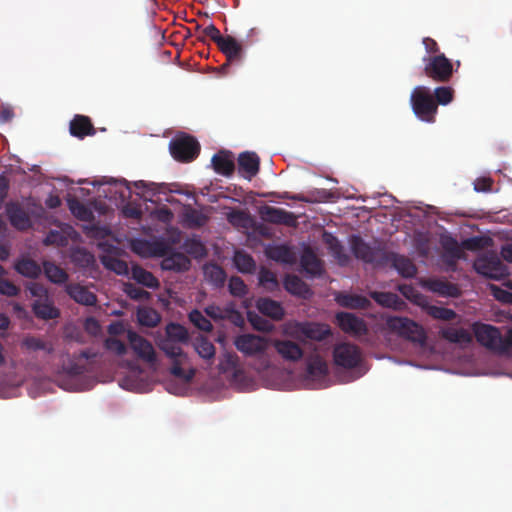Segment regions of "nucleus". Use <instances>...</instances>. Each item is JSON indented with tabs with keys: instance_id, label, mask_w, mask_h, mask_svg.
Wrapping results in <instances>:
<instances>
[{
	"instance_id": "a19ab883",
	"label": "nucleus",
	"mask_w": 512,
	"mask_h": 512,
	"mask_svg": "<svg viewBox=\"0 0 512 512\" xmlns=\"http://www.w3.org/2000/svg\"><path fill=\"white\" fill-rule=\"evenodd\" d=\"M429 289L441 296L449 297H456L460 292L457 285L443 280H431L429 282Z\"/></svg>"
},
{
	"instance_id": "e433bc0d",
	"label": "nucleus",
	"mask_w": 512,
	"mask_h": 512,
	"mask_svg": "<svg viewBox=\"0 0 512 512\" xmlns=\"http://www.w3.org/2000/svg\"><path fill=\"white\" fill-rule=\"evenodd\" d=\"M307 374L313 379L324 378L328 374L326 361L319 355L311 356L307 362Z\"/></svg>"
},
{
	"instance_id": "603ef678",
	"label": "nucleus",
	"mask_w": 512,
	"mask_h": 512,
	"mask_svg": "<svg viewBox=\"0 0 512 512\" xmlns=\"http://www.w3.org/2000/svg\"><path fill=\"white\" fill-rule=\"evenodd\" d=\"M189 321L199 330L210 332L213 325L210 320L198 309H193L188 315Z\"/></svg>"
},
{
	"instance_id": "49530a36",
	"label": "nucleus",
	"mask_w": 512,
	"mask_h": 512,
	"mask_svg": "<svg viewBox=\"0 0 512 512\" xmlns=\"http://www.w3.org/2000/svg\"><path fill=\"white\" fill-rule=\"evenodd\" d=\"M137 318L141 325L146 327H155L160 322L159 313L153 308H140L137 311Z\"/></svg>"
},
{
	"instance_id": "423d86ee",
	"label": "nucleus",
	"mask_w": 512,
	"mask_h": 512,
	"mask_svg": "<svg viewBox=\"0 0 512 512\" xmlns=\"http://www.w3.org/2000/svg\"><path fill=\"white\" fill-rule=\"evenodd\" d=\"M353 255L365 263L372 264L375 268H382L386 259L387 250L380 245L371 246L360 236L353 235L350 239Z\"/></svg>"
},
{
	"instance_id": "9b49d317",
	"label": "nucleus",
	"mask_w": 512,
	"mask_h": 512,
	"mask_svg": "<svg viewBox=\"0 0 512 512\" xmlns=\"http://www.w3.org/2000/svg\"><path fill=\"white\" fill-rule=\"evenodd\" d=\"M127 340L131 349L134 351L138 358L148 363L149 365L156 364V352L150 341L132 330L127 332Z\"/></svg>"
},
{
	"instance_id": "37998d69",
	"label": "nucleus",
	"mask_w": 512,
	"mask_h": 512,
	"mask_svg": "<svg viewBox=\"0 0 512 512\" xmlns=\"http://www.w3.org/2000/svg\"><path fill=\"white\" fill-rule=\"evenodd\" d=\"M442 247L447 256V263L449 265H454L458 259H461L463 256V251L459 246L458 242L452 238L448 237L442 241Z\"/></svg>"
},
{
	"instance_id": "7c9ffc66",
	"label": "nucleus",
	"mask_w": 512,
	"mask_h": 512,
	"mask_svg": "<svg viewBox=\"0 0 512 512\" xmlns=\"http://www.w3.org/2000/svg\"><path fill=\"white\" fill-rule=\"evenodd\" d=\"M67 203L69 210L73 214L74 217L81 221H87L91 222L94 219V213L92 209L81 203L79 200H77L74 196L75 194H67Z\"/></svg>"
},
{
	"instance_id": "338daca9",
	"label": "nucleus",
	"mask_w": 512,
	"mask_h": 512,
	"mask_svg": "<svg viewBox=\"0 0 512 512\" xmlns=\"http://www.w3.org/2000/svg\"><path fill=\"white\" fill-rule=\"evenodd\" d=\"M225 320L230 321L232 324L238 327H242L245 323L244 317L241 312L234 309L232 305L226 307Z\"/></svg>"
},
{
	"instance_id": "9d476101",
	"label": "nucleus",
	"mask_w": 512,
	"mask_h": 512,
	"mask_svg": "<svg viewBox=\"0 0 512 512\" xmlns=\"http://www.w3.org/2000/svg\"><path fill=\"white\" fill-rule=\"evenodd\" d=\"M130 249L135 254L144 258L159 257L167 254L169 244L163 239L150 241L136 238L130 241Z\"/></svg>"
},
{
	"instance_id": "aec40b11",
	"label": "nucleus",
	"mask_w": 512,
	"mask_h": 512,
	"mask_svg": "<svg viewBox=\"0 0 512 512\" xmlns=\"http://www.w3.org/2000/svg\"><path fill=\"white\" fill-rule=\"evenodd\" d=\"M211 165L216 173L223 176H231L236 170L234 154L225 149L213 155Z\"/></svg>"
},
{
	"instance_id": "5701e85b",
	"label": "nucleus",
	"mask_w": 512,
	"mask_h": 512,
	"mask_svg": "<svg viewBox=\"0 0 512 512\" xmlns=\"http://www.w3.org/2000/svg\"><path fill=\"white\" fill-rule=\"evenodd\" d=\"M261 215L264 221L274 224H284L286 226H295L296 217L293 213L287 212L283 209L265 206L261 210Z\"/></svg>"
},
{
	"instance_id": "774afa93",
	"label": "nucleus",
	"mask_w": 512,
	"mask_h": 512,
	"mask_svg": "<svg viewBox=\"0 0 512 512\" xmlns=\"http://www.w3.org/2000/svg\"><path fill=\"white\" fill-rule=\"evenodd\" d=\"M203 34L206 37H209L213 42L219 46L221 42H223V39L225 36H222L220 31L217 29V27L214 24H210L207 27L203 29Z\"/></svg>"
},
{
	"instance_id": "58836bf2",
	"label": "nucleus",
	"mask_w": 512,
	"mask_h": 512,
	"mask_svg": "<svg viewBox=\"0 0 512 512\" xmlns=\"http://www.w3.org/2000/svg\"><path fill=\"white\" fill-rule=\"evenodd\" d=\"M301 332L305 337L317 341L324 340L330 335L329 328L319 323H304Z\"/></svg>"
},
{
	"instance_id": "f3484780",
	"label": "nucleus",
	"mask_w": 512,
	"mask_h": 512,
	"mask_svg": "<svg viewBox=\"0 0 512 512\" xmlns=\"http://www.w3.org/2000/svg\"><path fill=\"white\" fill-rule=\"evenodd\" d=\"M161 268L165 271L181 273L188 271L191 267V260L182 252H177L169 246L167 254L161 256Z\"/></svg>"
},
{
	"instance_id": "69168bd1",
	"label": "nucleus",
	"mask_w": 512,
	"mask_h": 512,
	"mask_svg": "<svg viewBox=\"0 0 512 512\" xmlns=\"http://www.w3.org/2000/svg\"><path fill=\"white\" fill-rule=\"evenodd\" d=\"M20 293V288L13 282L3 277H0V294L15 297Z\"/></svg>"
},
{
	"instance_id": "09e8293b",
	"label": "nucleus",
	"mask_w": 512,
	"mask_h": 512,
	"mask_svg": "<svg viewBox=\"0 0 512 512\" xmlns=\"http://www.w3.org/2000/svg\"><path fill=\"white\" fill-rule=\"evenodd\" d=\"M72 261L83 268H90L95 264V257L84 248H77L72 252Z\"/></svg>"
},
{
	"instance_id": "0e129e2a",
	"label": "nucleus",
	"mask_w": 512,
	"mask_h": 512,
	"mask_svg": "<svg viewBox=\"0 0 512 512\" xmlns=\"http://www.w3.org/2000/svg\"><path fill=\"white\" fill-rule=\"evenodd\" d=\"M26 291H28L32 297H37V300H47L48 291L43 284L30 282L26 285Z\"/></svg>"
},
{
	"instance_id": "dca6fc26",
	"label": "nucleus",
	"mask_w": 512,
	"mask_h": 512,
	"mask_svg": "<svg viewBox=\"0 0 512 512\" xmlns=\"http://www.w3.org/2000/svg\"><path fill=\"white\" fill-rule=\"evenodd\" d=\"M336 322L342 331L353 336H361L367 333L365 321L349 312H338Z\"/></svg>"
},
{
	"instance_id": "4d7b16f0",
	"label": "nucleus",
	"mask_w": 512,
	"mask_h": 512,
	"mask_svg": "<svg viewBox=\"0 0 512 512\" xmlns=\"http://www.w3.org/2000/svg\"><path fill=\"white\" fill-rule=\"evenodd\" d=\"M69 238L64 231L51 230L43 240L45 246L55 245L58 247H64L68 245Z\"/></svg>"
},
{
	"instance_id": "13d9d810",
	"label": "nucleus",
	"mask_w": 512,
	"mask_h": 512,
	"mask_svg": "<svg viewBox=\"0 0 512 512\" xmlns=\"http://www.w3.org/2000/svg\"><path fill=\"white\" fill-rule=\"evenodd\" d=\"M491 239L488 237L475 236L462 242L463 248L469 251H478L489 246Z\"/></svg>"
},
{
	"instance_id": "2f4dec72",
	"label": "nucleus",
	"mask_w": 512,
	"mask_h": 512,
	"mask_svg": "<svg viewBox=\"0 0 512 512\" xmlns=\"http://www.w3.org/2000/svg\"><path fill=\"white\" fill-rule=\"evenodd\" d=\"M257 309L263 315L274 320H281L284 316V309L281 304L270 298H260L257 301Z\"/></svg>"
},
{
	"instance_id": "0eeeda50",
	"label": "nucleus",
	"mask_w": 512,
	"mask_h": 512,
	"mask_svg": "<svg viewBox=\"0 0 512 512\" xmlns=\"http://www.w3.org/2000/svg\"><path fill=\"white\" fill-rule=\"evenodd\" d=\"M169 151L175 160L188 163L198 157L200 144L193 136L182 133L170 141Z\"/></svg>"
},
{
	"instance_id": "3c124183",
	"label": "nucleus",
	"mask_w": 512,
	"mask_h": 512,
	"mask_svg": "<svg viewBox=\"0 0 512 512\" xmlns=\"http://www.w3.org/2000/svg\"><path fill=\"white\" fill-rule=\"evenodd\" d=\"M22 347L30 351L45 350L48 354H51L54 351L52 344L35 336H28L24 338L22 341Z\"/></svg>"
},
{
	"instance_id": "c9c22d12",
	"label": "nucleus",
	"mask_w": 512,
	"mask_h": 512,
	"mask_svg": "<svg viewBox=\"0 0 512 512\" xmlns=\"http://www.w3.org/2000/svg\"><path fill=\"white\" fill-rule=\"evenodd\" d=\"M371 298L379 305L387 308L400 309L404 304L403 300L392 292H371Z\"/></svg>"
},
{
	"instance_id": "6e6552de",
	"label": "nucleus",
	"mask_w": 512,
	"mask_h": 512,
	"mask_svg": "<svg viewBox=\"0 0 512 512\" xmlns=\"http://www.w3.org/2000/svg\"><path fill=\"white\" fill-rule=\"evenodd\" d=\"M424 74L435 82L445 83L453 76V64L443 53L423 58Z\"/></svg>"
},
{
	"instance_id": "39448f33",
	"label": "nucleus",
	"mask_w": 512,
	"mask_h": 512,
	"mask_svg": "<svg viewBox=\"0 0 512 512\" xmlns=\"http://www.w3.org/2000/svg\"><path fill=\"white\" fill-rule=\"evenodd\" d=\"M389 330L411 342L423 345L426 342V332L421 325L407 317H389L386 321Z\"/></svg>"
},
{
	"instance_id": "6ab92c4d",
	"label": "nucleus",
	"mask_w": 512,
	"mask_h": 512,
	"mask_svg": "<svg viewBox=\"0 0 512 512\" xmlns=\"http://www.w3.org/2000/svg\"><path fill=\"white\" fill-rule=\"evenodd\" d=\"M245 45L246 43L244 40H237L231 35H226L218 48L226 56L228 65L232 62L239 63L242 61ZM224 66H226V64H224Z\"/></svg>"
},
{
	"instance_id": "4be33fe9",
	"label": "nucleus",
	"mask_w": 512,
	"mask_h": 512,
	"mask_svg": "<svg viewBox=\"0 0 512 512\" xmlns=\"http://www.w3.org/2000/svg\"><path fill=\"white\" fill-rule=\"evenodd\" d=\"M266 256L281 264L293 265L297 261V255L292 247L286 244L272 245L266 248Z\"/></svg>"
},
{
	"instance_id": "6e6d98bb",
	"label": "nucleus",
	"mask_w": 512,
	"mask_h": 512,
	"mask_svg": "<svg viewBox=\"0 0 512 512\" xmlns=\"http://www.w3.org/2000/svg\"><path fill=\"white\" fill-rule=\"evenodd\" d=\"M83 231L87 237L103 241L111 235V230L107 226L90 223L83 227Z\"/></svg>"
},
{
	"instance_id": "f257e3e1",
	"label": "nucleus",
	"mask_w": 512,
	"mask_h": 512,
	"mask_svg": "<svg viewBox=\"0 0 512 512\" xmlns=\"http://www.w3.org/2000/svg\"><path fill=\"white\" fill-rule=\"evenodd\" d=\"M89 183L93 187L98 188V190L107 185L108 190H103L102 192H124L127 190L128 192H132V190H141V192H195L193 186L188 184H180V183H166V182H153V181H127L124 178H113L103 176L99 179H95L92 181L88 180H79L78 184Z\"/></svg>"
},
{
	"instance_id": "7ed1b4c3",
	"label": "nucleus",
	"mask_w": 512,
	"mask_h": 512,
	"mask_svg": "<svg viewBox=\"0 0 512 512\" xmlns=\"http://www.w3.org/2000/svg\"><path fill=\"white\" fill-rule=\"evenodd\" d=\"M410 104L415 116L423 122L434 123L438 113L437 103L426 86L415 87L410 95Z\"/></svg>"
},
{
	"instance_id": "de8ad7c7",
	"label": "nucleus",
	"mask_w": 512,
	"mask_h": 512,
	"mask_svg": "<svg viewBox=\"0 0 512 512\" xmlns=\"http://www.w3.org/2000/svg\"><path fill=\"white\" fill-rule=\"evenodd\" d=\"M259 284L267 291L273 292L279 288L276 274L271 270L262 267L258 274Z\"/></svg>"
},
{
	"instance_id": "1a4fd4ad",
	"label": "nucleus",
	"mask_w": 512,
	"mask_h": 512,
	"mask_svg": "<svg viewBox=\"0 0 512 512\" xmlns=\"http://www.w3.org/2000/svg\"><path fill=\"white\" fill-rule=\"evenodd\" d=\"M476 270L492 279H500L507 274V268L494 252H487L475 261Z\"/></svg>"
},
{
	"instance_id": "20e7f679",
	"label": "nucleus",
	"mask_w": 512,
	"mask_h": 512,
	"mask_svg": "<svg viewBox=\"0 0 512 512\" xmlns=\"http://www.w3.org/2000/svg\"><path fill=\"white\" fill-rule=\"evenodd\" d=\"M179 344V342L164 338L160 341L159 348L172 360L170 373L188 382L193 379L195 371L191 369L187 372L182 368V365L187 360V354L184 353Z\"/></svg>"
},
{
	"instance_id": "a211bd4d",
	"label": "nucleus",
	"mask_w": 512,
	"mask_h": 512,
	"mask_svg": "<svg viewBox=\"0 0 512 512\" xmlns=\"http://www.w3.org/2000/svg\"><path fill=\"white\" fill-rule=\"evenodd\" d=\"M6 214L10 224L18 231H27L32 227V220L19 203L6 204Z\"/></svg>"
},
{
	"instance_id": "8fccbe9b",
	"label": "nucleus",
	"mask_w": 512,
	"mask_h": 512,
	"mask_svg": "<svg viewBox=\"0 0 512 512\" xmlns=\"http://www.w3.org/2000/svg\"><path fill=\"white\" fill-rule=\"evenodd\" d=\"M182 248L185 253L193 256L194 258H200L206 255V248L204 244L197 238H188L183 244Z\"/></svg>"
},
{
	"instance_id": "052dcab7",
	"label": "nucleus",
	"mask_w": 512,
	"mask_h": 512,
	"mask_svg": "<svg viewBox=\"0 0 512 512\" xmlns=\"http://www.w3.org/2000/svg\"><path fill=\"white\" fill-rule=\"evenodd\" d=\"M229 292L236 297H243L247 294V286L238 276H232L228 284Z\"/></svg>"
},
{
	"instance_id": "f03ea898",
	"label": "nucleus",
	"mask_w": 512,
	"mask_h": 512,
	"mask_svg": "<svg viewBox=\"0 0 512 512\" xmlns=\"http://www.w3.org/2000/svg\"><path fill=\"white\" fill-rule=\"evenodd\" d=\"M471 329L477 342L490 350L507 353L512 348V328L505 336L501 335L498 327L481 322H474Z\"/></svg>"
},
{
	"instance_id": "bb28decb",
	"label": "nucleus",
	"mask_w": 512,
	"mask_h": 512,
	"mask_svg": "<svg viewBox=\"0 0 512 512\" xmlns=\"http://www.w3.org/2000/svg\"><path fill=\"white\" fill-rule=\"evenodd\" d=\"M13 267L18 274L30 279H36L42 273L41 265L29 257L17 259Z\"/></svg>"
},
{
	"instance_id": "72a5a7b5",
	"label": "nucleus",
	"mask_w": 512,
	"mask_h": 512,
	"mask_svg": "<svg viewBox=\"0 0 512 512\" xmlns=\"http://www.w3.org/2000/svg\"><path fill=\"white\" fill-rule=\"evenodd\" d=\"M42 270L47 279L55 284H63L68 280V273L52 261L45 260L42 263Z\"/></svg>"
},
{
	"instance_id": "5fc2aeb1",
	"label": "nucleus",
	"mask_w": 512,
	"mask_h": 512,
	"mask_svg": "<svg viewBox=\"0 0 512 512\" xmlns=\"http://www.w3.org/2000/svg\"><path fill=\"white\" fill-rule=\"evenodd\" d=\"M184 221L189 228H200L207 223L208 218L196 209H189L184 213Z\"/></svg>"
},
{
	"instance_id": "c03bdc74",
	"label": "nucleus",
	"mask_w": 512,
	"mask_h": 512,
	"mask_svg": "<svg viewBox=\"0 0 512 512\" xmlns=\"http://www.w3.org/2000/svg\"><path fill=\"white\" fill-rule=\"evenodd\" d=\"M284 288L293 295L303 296L309 292L307 284L296 275H287L284 279Z\"/></svg>"
},
{
	"instance_id": "393cba45",
	"label": "nucleus",
	"mask_w": 512,
	"mask_h": 512,
	"mask_svg": "<svg viewBox=\"0 0 512 512\" xmlns=\"http://www.w3.org/2000/svg\"><path fill=\"white\" fill-rule=\"evenodd\" d=\"M66 293L77 303L85 306H94L97 296L87 287L78 283H71L65 287Z\"/></svg>"
},
{
	"instance_id": "c85d7f7f",
	"label": "nucleus",
	"mask_w": 512,
	"mask_h": 512,
	"mask_svg": "<svg viewBox=\"0 0 512 512\" xmlns=\"http://www.w3.org/2000/svg\"><path fill=\"white\" fill-rule=\"evenodd\" d=\"M32 311L38 319L51 320L60 316V311L47 298L35 300L32 304Z\"/></svg>"
},
{
	"instance_id": "4468645a",
	"label": "nucleus",
	"mask_w": 512,
	"mask_h": 512,
	"mask_svg": "<svg viewBox=\"0 0 512 512\" xmlns=\"http://www.w3.org/2000/svg\"><path fill=\"white\" fill-rule=\"evenodd\" d=\"M237 173L251 181L260 171V157L254 151L241 152L237 157Z\"/></svg>"
},
{
	"instance_id": "e2e57ef3",
	"label": "nucleus",
	"mask_w": 512,
	"mask_h": 512,
	"mask_svg": "<svg viewBox=\"0 0 512 512\" xmlns=\"http://www.w3.org/2000/svg\"><path fill=\"white\" fill-rule=\"evenodd\" d=\"M104 346L108 351L113 352L118 356H123L127 353L125 343L117 338H107L104 342Z\"/></svg>"
},
{
	"instance_id": "b1692460",
	"label": "nucleus",
	"mask_w": 512,
	"mask_h": 512,
	"mask_svg": "<svg viewBox=\"0 0 512 512\" xmlns=\"http://www.w3.org/2000/svg\"><path fill=\"white\" fill-rule=\"evenodd\" d=\"M273 346L277 353L286 361H298L304 353L302 347L291 340H275Z\"/></svg>"
},
{
	"instance_id": "bf43d9fd",
	"label": "nucleus",
	"mask_w": 512,
	"mask_h": 512,
	"mask_svg": "<svg viewBox=\"0 0 512 512\" xmlns=\"http://www.w3.org/2000/svg\"><path fill=\"white\" fill-rule=\"evenodd\" d=\"M429 315L435 319L451 321L456 318L457 314L454 310L445 307L431 306Z\"/></svg>"
},
{
	"instance_id": "2eb2a0df",
	"label": "nucleus",
	"mask_w": 512,
	"mask_h": 512,
	"mask_svg": "<svg viewBox=\"0 0 512 512\" xmlns=\"http://www.w3.org/2000/svg\"><path fill=\"white\" fill-rule=\"evenodd\" d=\"M385 267L394 268L404 278H413L417 274V267L410 258L394 252L387 251L382 268Z\"/></svg>"
},
{
	"instance_id": "ddd939ff",
	"label": "nucleus",
	"mask_w": 512,
	"mask_h": 512,
	"mask_svg": "<svg viewBox=\"0 0 512 512\" xmlns=\"http://www.w3.org/2000/svg\"><path fill=\"white\" fill-rule=\"evenodd\" d=\"M234 345L238 351L246 356H255L264 353L267 341L264 337L254 334H242L235 338Z\"/></svg>"
},
{
	"instance_id": "79ce46f5",
	"label": "nucleus",
	"mask_w": 512,
	"mask_h": 512,
	"mask_svg": "<svg viewBox=\"0 0 512 512\" xmlns=\"http://www.w3.org/2000/svg\"><path fill=\"white\" fill-rule=\"evenodd\" d=\"M236 268L242 273H253L256 263L253 257L245 251H236L233 258Z\"/></svg>"
},
{
	"instance_id": "cd10ccee",
	"label": "nucleus",
	"mask_w": 512,
	"mask_h": 512,
	"mask_svg": "<svg viewBox=\"0 0 512 512\" xmlns=\"http://www.w3.org/2000/svg\"><path fill=\"white\" fill-rule=\"evenodd\" d=\"M440 336L450 343L465 344L472 343V334L464 328L446 327L441 329Z\"/></svg>"
},
{
	"instance_id": "864d4df0",
	"label": "nucleus",
	"mask_w": 512,
	"mask_h": 512,
	"mask_svg": "<svg viewBox=\"0 0 512 512\" xmlns=\"http://www.w3.org/2000/svg\"><path fill=\"white\" fill-rule=\"evenodd\" d=\"M434 97V103H437V107L439 105H448L454 99V89L449 86H439L434 89L432 93Z\"/></svg>"
},
{
	"instance_id": "a18cd8bd",
	"label": "nucleus",
	"mask_w": 512,
	"mask_h": 512,
	"mask_svg": "<svg viewBox=\"0 0 512 512\" xmlns=\"http://www.w3.org/2000/svg\"><path fill=\"white\" fill-rule=\"evenodd\" d=\"M165 333V338L171 339L172 341L187 343L189 340L187 329L178 323H169L165 328Z\"/></svg>"
},
{
	"instance_id": "f704fd0d",
	"label": "nucleus",
	"mask_w": 512,
	"mask_h": 512,
	"mask_svg": "<svg viewBox=\"0 0 512 512\" xmlns=\"http://www.w3.org/2000/svg\"><path fill=\"white\" fill-rule=\"evenodd\" d=\"M203 273L205 279L216 288L223 287L227 278V275L222 267L217 264L210 263L203 267Z\"/></svg>"
},
{
	"instance_id": "412c9836",
	"label": "nucleus",
	"mask_w": 512,
	"mask_h": 512,
	"mask_svg": "<svg viewBox=\"0 0 512 512\" xmlns=\"http://www.w3.org/2000/svg\"><path fill=\"white\" fill-rule=\"evenodd\" d=\"M69 133L78 139L94 136L96 129L88 116L76 114L69 124Z\"/></svg>"
},
{
	"instance_id": "f8f14e48",
	"label": "nucleus",
	"mask_w": 512,
	"mask_h": 512,
	"mask_svg": "<svg viewBox=\"0 0 512 512\" xmlns=\"http://www.w3.org/2000/svg\"><path fill=\"white\" fill-rule=\"evenodd\" d=\"M334 362L337 366L352 369L358 366L361 361L359 348L351 343H341L333 350Z\"/></svg>"
},
{
	"instance_id": "680f3d73",
	"label": "nucleus",
	"mask_w": 512,
	"mask_h": 512,
	"mask_svg": "<svg viewBox=\"0 0 512 512\" xmlns=\"http://www.w3.org/2000/svg\"><path fill=\"white\" fill-rule=\"evenodd\" d=\"M124 291L130 299L136 301L147 300L150 297L149 292L132 283H127L125 285Z\"/></svg>"
},
{
	"instance_id": "c756f323",
	"label": "nucleus",
	"mask_w": 512,
	"mask_h": 512,
	"mask_svg": "<svg viewBox=\"0 0 512 512\" xmlns=\"http://www.w3.org/2000/svg\"><path fill=\"white\" fill-rule=\"evenodd\" d=\"M130 274L133 280L147 288L157 289L160 286L159 280L140 265H133Z\"/></svg>"
},
{
	"instance_id": "ea45409f",
	"label": "nucleus",
	"mask_w": 512,
	"mask_h": 512,
	"mask_svg": "<svg viewBox=\"0 0 512 512\" xmlns=\"http://www.w3.org/2000/svg\"><path fill=\"white\" fill-rule=\"evenodd\" d=\"M100 261L102 265L118 275H128L129 267L126 261L117 258L112 255H101Z\"/></svg>"
},
{
	"instance_id": "a878e982",
	"label": "nucleus",
	"mask_w": 512,
	"mask_h": 512,
	"mask_svg": "<svg viewBox=\"0 0 512 512\" xmlns=\"http://www.w3.org/2000/svg\"><path fill=\"white\" fill-rule=\"evenodd\" d=\"M300 265L305 273L313 277L321 276L323 273V263L310 247L304 248Z\"/></svg>"
},
{
	"instance_id": "473e14b6",
	"label": "nucleus",
	"mask_w": 512,
	"mask_h": 512,
	"mask_svg": "<svg viewBox=\"0 0 512 512\" xmlns=\"http://www.w3.org/2000/svg\"><path fill=\"white\" fill-rule=\"evenodd\" d=\"M336 301L340 306L350 309H365L370 305V301L365 296L349 293H339Z\"/></svg>"
},
{
	"instance_id": "4c0bfd02",
	"label": "nucleus",
	"mask_w": 512,
	"mask_h": 512,
	"mask_svg": "<svg viewBox=\"0 0 512 512\" xmlns=\"http://www.w3.org/2000/svg\"><path fill=\"white\" fill-rule=\"evenodd\" d=\"M193 347L201 358L208 361L214 359L216 349L214 344L207 337L203 335L195 337Z\"/></svg>"
}]
</instances>
